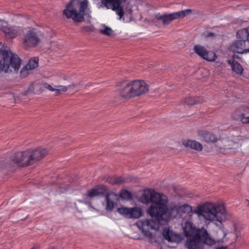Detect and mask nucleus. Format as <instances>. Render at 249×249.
<instances>
[{
  "label": "nucleus",
  "instance_id": "1",
  "mask_svg": "<svg viewBox=\"0 0 249 249\" xmlns=\"http://www.w3.org/2000/svg\"><path fill=\"white\" fill-rule=\"evenodd\" d=\"M140 200L142 203L152 204L147 210L148 213L155 218L154 220H144L136 223L143 235L147 237L150 243L154 242V236L150 230H156L161 223V213L167 203V196L163 194L156 193L153 190H144L140 197Z\"/></svg>",
  "mask_w": 249,
  "mask_h": 249
},
{
  "label": "nucleus",
  "instance_id": "2",
  "mask_svg": "<svg viewBox=\"0 0 249 249\" xmlns=\"http://www.w3.org/2000/svg\"><path fill=\"white\" fill-rule=\"evenodd\" d=\"M183 231L187 237L185 246L187 249H203L204 244L212 246L215 243L206 230H196L190 223H186Z\"/></svg>",
  "mask_w": 249,
  "mask_h": 249
},
{
  "label": "nucleus",
  "instance_id": "3",
  "mask_svg": "<svg viewBox=\"0 0 249 249\" xmlns=\"http://www.w3.org/2000/svg\"><path fill=\"white\" fill-rule=\"evenodd\" d=\"M194 213L199 216H203L206 220H215L220 223L231 217L223 205L215 203H207L199 206L195 209Z\"/></svg>",
  "mask_w": 249,
  "mask_h": 249
},
{
  "label": "nucleus",
  "instance_id": "4",
  "mask_svg": "<svg viewBox=\"0 0 249 249\" xmlns=\"http://www.w3.org/2000/svg\"><path fill=\"white\" fill-rule=\"evenodd\" d=\"M119 94L124 99L140 96L146 93L148 85L143 80L123 81L117 84Z\"/></svg>",
  "mask_w": 249,
  "mask_h": 249
},
{
  "label": "nucleus",
  "instance_id": "5",
  "mask_svg": "<svg viewBox=\"0 0 249 249\" xmlns=\"http://www.w3.org/2000/svg\"><path fill=\"white\" fill-rule=\"evenodd\" d=\"M87 0H71L63 11V14L67 18H71L75 22L85 21V10L88 7Z\"/></svg>",
  "mask_w": 249,
  "mask_h": 249
},
{
  "label": "nucleus",
  "instance_id": "6",
  "mask_svg": "<svg viewBox=\"0 0 249 249\" xmlns=\"http://www.w3.org/2000/svg\"><path fill=\"white\" fill-rule=\"evenodd\" d=\"M191 12L192 10L188 9L170 14L165 13L161 14L160 13H155L153 17L145 18L144 21L145 23L149 25H157L159 21H161L162 24L166 26L169 25L174 20L185 17L186 16L191 13Z\"/></svg>",
  "mask_w": 249,
  "mask_h": 249
},
{
  "label": "nucleus",
  "instance_id": "7",
  "mask_svg": "<svg viewBox=\"0 0 249 249\" xmlns=\"http://www.w3.org/2000/svg\"><path fill=\"white\" fill-rule=\"evenodd\" d=\"M2 58L0 60V71L17 72L20 66V59L10 50H0Z\"/></svg>",
  "mask_w": 249,
  "mask_h": 249
},
{
  "label": "nucleus",
  "instance_id": "8",
  "mask_svg": "<svg viewBox=\"0 0 249 249\" xmlns=\"http://www.w3.org/2000/svg\"><path fill=\"white\" fill-rule=\"evenodd\" d=\"M192 211V207L188 204L181 206L171 204L167 206L166 204L161 213V221H168L171 218H175L177 216H180L181 213L190 214Z\"/></svg>",
  "mask_w": 249,
  "mask_h": 249
},
{
  "label": "nucleus",
  "instance_id": "9",
  "mask_svg": "<svg viewBox=\"0 0 249 249\" xmlns=\"http://www.w3.org/2000/svg\"><path fill=\"white\" fill-rule=\"evenodd\" d=\"M125 0H101V6L106 7L107 9H111L115 11L116 13L119 16V19L125 15L129 19L132 18V10L127 7L128 10L124 12L123 8L121 6L122 2Z\"/></svg>",
  "mask_w": 249,
  "mask_h": 249
},
{
  "label": "nucleus",
  "instance_id": "10",
  "mask_svg": "<svg viewBox=\"0 0 249 249\" xmlns=\"http://www.w3.org/2000/svg\"><path fill=\"white\" fill-rule=\"evenodd\" d=\"M117 211L121 215L128 219H137L143 215L142 209L138 206L132 208L121 207L117 208Z\"/></svg>",
  "mask_w": 249,
  "mask_h": 249
},
{
  "label": "nucleus",
  "instance_id": "11",
  "mask_svg": "<svg viewBox=\"0 0 249 249\" xmlns=\"http://www.w3.org/2000/svg\"><path fill=\"white\" fill-rule=\"evenodd\" d=\"M11 160L20 167L31 165L27 150L15 153L11 156Z\"/></svg>",
  "mask_w": 249,
  "mask_h": 249
},
{
  "label": "nucleus",
  "instance_id": "12",
  "mask_svg": "<svg viewBox=\"0 0 249 249\" xmlns=\"http://www.w3.org/2000/svg\"><path fill=\"white\" fill-rule=\"evenodd\" d=\"M27 152L31 165L43 158L48 154V150L46 148L40 147L36 149H30Z\"/></svg>",
  "mask_w": 249,
  "mask_h": 249
},
{
  "label": "nucleus",
  "instance_id": "13",
  "mask_svg": "<svg viewBox=\"0 0 249 249\" xmlns=\"http://www.w3.org/2000/svg\"><path fill=\"white\" fill-rule=\"evenodd\" d=\"M40 42V39L37 36L35 29L29 30L25 35L23 38V44L25 48L34 47Z\"/></svg>",
  "mask_w": 249,
  "mask_h": 249
},
{
  "label": "nucleus",
  "instance_id": "14",
  "mask_svg": "<svg viewBox=\"0 0 249 249\" xmlns=\"http://www.w3.org/2000/svg\"><path fill=\"white\" fill-rule=\"evenodd\" d=\"M194 50L198 56L208 61H213L216 57L215 53L208 51L205 47L200 45H195Z\"/></svg>",
  "mask_w": 249,
  "mask_h": 249
},
{
  "label": "nucleus",
  "instance_id": "15",
  "mask_svg": "<svg viewBox=\"0 0 249 249\" xmlns=\"http://www.w3.org/2000/svg\"><path fill=\"white\" fill-rule=\"evenodd\" d=\"M230 49L238 53L249 52V40H238L230 46Z\"/></svg>",
  "mask_w": 249,
  "mask_h": 249
},
{
  "label": "nucleus",
  "instance_id": "16",
  "mask_svg": "<svg viewBox=\"0 0 249 249\" xmlns=\"http://www.w3.org/2000/svg\"><path fill=\"white\" fill-rule=\"evenodd\" d=\"M104 196L106 201V210L107 212H111L113 210L115 205L117 203L118 200V195L113 192H109L108 189Z\"/></svg>",
  "mask_w": 249,
  "mask_h": 249
},
{
  "label": "nucleus",
  "instance_id": "17",
  "mask_svg": "<svg viewBox=\"0 0 249 249\" xmlns=\"http://www.w3.org/2000/svg\"><path fill=\"white\" fill-rule=\"evenodd\" d=\"M108 190L107 187L103 185L100 184L96 186L95 187L87 191L86 196L93 198L97 196H104Z\"/></svg>",
  "mask_w": 249,
  "mask_h": 249
},
{
  "label": "nucleus",
  "instance_id": "18",
  "mask_svg": "<svg viewBox=\"0 0 249 249\" xmlns=\"http://www.w3.org/2000/svg\"><path fill=\"white\" fill-rule=\"evenodd\" d=\"M162 235L164 239L171 242H178L181 240L180 235L174 233L167 228L163 229Z\"/></svg>",
  "mask_w": 249,
  "mask_h": 249
},
{
  "label": "nucleus",
  "instance_id": "19",
  "mask_svg": "<svg viewBox=\"0 0 249 249\" xmlns=\"http://www.w3.org/2000/svg\"><path fill=\"white\" fill-rule=\"evenodd\" d=\"M198 133V136H199L201 140L206 142L214 143L218 140L217 136L210 132L201 131L199 132Z\"/></svg>",
  "mask_w": 249,
  "mask_h": 249
},
{
  "label": "nucleus",
  "instance_id": "20",
  "mask_svg": "<svg viewBox=\"0 0 249 249\" xmlns=\"http://www.w3.org/2000/svg\"><path fill=\"white\" fill-rule=\"evenodd\" d=\"M1 30L5 34L6 36L10 38L15 37L21 32V30L17 27L14 28L7 26H2L1 27Z\"/></svg>",
  "mask_w": 249,
  "mask_h": 249
},
{
  "label": "nucleus",
  "instance_id": "21",
  "mask_svg": "<svg viewBox=\"0 0 249 249\" xmlns=\"http://www.w3.org/2000/svg\"><path fill=\"white\" fill-rule=\"evenodd\" d=\"M182 143L185 147H189L197 151H201L202 150V145L196 141L190 140H183Z\"/></svg>",
  "mask_w": 249,
  "mask_h": 249
},
{
  "label": "nucleus",
  "instance_id": "22",
  "mask_svg": "<svg viewBox=\"0 0 249 249\" xmlns=\"http://www.w3.org/2000/svg\"><path fill=\"white\" fill-rule=\"evenodd\" d=\"M204 102V100L201 97H188L184 98L182 101L183 104H186L189 106H192L198 104H201Z\"/></svg>",
  "mask_w": 249,
  "mask_h": 249
},
{
  "label": "nucleus",
  "instance_id": "23",
  "mask_svg": "<svg viewBox=\"0 0 249 249\" xmlns=\"http://www.w3.org/2000/svg\"><path fill=\"white\" fill-rule=\"evenodd\" d=\"M228 63L231 65L233 71L238 74H242L243 68L242 65L234 59H229Z\"/></svg>",
  "mask_w": 249,
  "mask_h": 249
},
{
  "label": "nucleus",
  "instance_id": "24",
  "mask_svg": "<svg viewBox=\"0 0 249 249\" xmlns=\"http://www.w3.org/2000/svg\"><path fill=\"white\" fill-rule=\"evenodd\" d=\"M108 182L112 185H120L127 183L129 181L128 178L123 177H111L108 179Z\"/></svg>",
  "mask_w": 249,
  "mask_h": 249
},
{
  "label": "nucleus",
  "instance_id": "25",
  "mask_svg": "<svg viewBox=\"0 0 249 249\" xmlns=\"http://www.w3.org/2000/svg\"><path fill=\"white\" fill-rule=\"evenodd\" d=\"M243 112L240 114L241 122L244 124H249V107H244L241 108Z\"/></svg>",
  "mask_w": 249,
  "mask_h": 249
},
{
  "label": "nucleus",
  "instance_id": "26",
  "mask_svg": "<svg viewBox=\"0 0 249 249\" xmlns=\"http://www.w3.org/2000/svg\"><path fill=\"white\" fill-rule=\"evenodd\" d=\"M239 40H249V33L248 29H243L239 30L236 35Z\"/></svg>",
  "mask_w": 249,
  "mask_h": 249
},
{
  "label": "nucleus",
  "instance_id": "27",
  "mask_svg": "<svg viewBox=\"0 0 249 249\" xmlns=\"http://www.w3.org/2000/svg\"><path fill=\"white\" fill-rule=\"evenodd\" d=\"M104 29L99 30V32L100 34L109 37L114 36L116 35L114 31L112 30L111 28L106 25H104Z\"/></svg>",
  "mask_w": 249,
  "mask_h": 249
},
{
  "label": "nucleus",
  "instance_id": "28",
  "mask_svg": "<svg viewBox=\"0 0 249 249\" xmlns=\"http://www.w3.org/2000/svg\"><path fill=\"white\" fill-rule=\"evenodd\" d=\"M38 59L36 57L31 58L29 60L28 64L25 66L26 70H33L38 66Z\"/></svg>",
  "mask_w": 249,
  "mask_h": 249
},
{
  "label": "nucleus",
  "instance_id": "29",
  "mask_svg": "<svg viewBox=\"0 0 249 249\" xmlns=\"http://www.w3.org/2000/svg\"><path fill=\"white\" fill-rule=\"evenodd\" d=\"M120 197L123 200H130L132 198V195L129 191L122 189L120 191Z\"/></svg>",
  "mask_w": 249,
  "mask_h": 249
},
{
  "label": "nucleus",
  "instance_id": "30",
  "mask_svg": "<svg viewBox=\"0 0 249 249\" xmlns=\"http://www.w3.org/2000/svg\"><path fill=\"white\" fill-rule=\"evenodd\" d=\"M55 95L58 96V95L62 94L63 92H66L69 89L68 86H55Z\"/></svg>",
  "mask_w": 249,
  "mask_h": 249
},
{
  "label": "nucleus",
  "instance_id": "31",
  "mask_svg": "<svg viewBox=\"0 0 249 249\" xmlns=\"http://www.w3.org/2000/svg\"><path fill=\"white\" fill-rule=\"evenodd\" d=\"M35 87L36 92L38 94L41 93L45 89V88L43 87L44 83L39 84L37 83H35Z\"/></svg>",
  "mask_w": 249,
  "mask_h": 249
},
{
  "label": "nucleus",
  "instance_id": "32",
  "mask_svg": "<svg viewBox=\"0 0 249 249\" xmlns=\"http://www.w3.org/2000/svg\"><path fill=\"white\" fill-rule=\"evenodd\" d=\"M11 165L8 164V162L5 160L0 161V170H3V169H10Z\"/></svg>",
  "mask_w": 249,
  "mask_h": 249
},
{
  "label": "nucleus",
  "instance_id": "33",
  "mask_svg": "<svg viewBox=\"0 0 249 249\" xmlns=\"http://www.w3.org/2000/svg\"><path fill=\"white\" fill-rule=\"evenodd\" d=\"M83 32L90 33L94 32V29L93 26H87L81 27Z\"/></svg>",
  "mask_w": 249,
  "mask_h": 249
},
{
  "label": "nucleus",
  "instance_id": "34",
  "mask_svg": "<svg viewBox=\"0 0 249 249\" xmlns=\"http://www.w3.org/2000/svg\"><path fill=\"white\" fill-rule=\"evenodd\" d=\"M82 87V85L80 83L78 84H72L68 86V88L70 89L74 90L75 89H76V91L79 90Z\"/></svg>",
  "mask_w": 249,
  "mask_h": 249
},
{
  "label": "nucleus",
  "instance_id": "35",
  "mask_svg": "<svg viewBox=\"0 0 249 249\" xmlns=\"http://www.w3.org/2000/svg\"><path fill=\"white\" fill-rule=\"evenodd\" d=\"M45 88V89H47L49 91H54L55 90V87H53L51 85L47 83H44V87Z\"/></svg>",
  "mask_w": 249,
  "mask_h": 249
},
{
  "label": "nucleus",
  "instance_id": "36",
  "mask_svg": "<svg viewBox=\"0 0 249 249\" xmlns=\"http://www.w3.org/2000/svg\"><path fill=\"white\" fill-rule=\"evenodd\" d=\"M34 90H35V83H34L29 86L26 92L28 93H31L34 92Z\"/></svg>",
  "mask_w": 249,
  "mask_h": 249
},
{
  "label": "nucleus",
  "instance_id": "37",
  "mask_svg": "<svg viewBox=\"0 0 249 249\" xmlns=\"http://www.w3.org/2000/svg\"><path fill=\"white\" fill-rule=\"evenodd\" d=\"M215 36L214 34L212 32L208 33V34L206 35L207 37H213Z\"/></svg>",
  "mask_w": 249,
  "mask_h": 249
},
{
  "label": "nucleus",
  "instance_id": "38",
  "mask_svg": "<svg viewBox=\"0 0 249 249\" xmlns=\"http://www.w3.org/2000/svg\"><path fill=\"white\" fill-rule=\"evenodd\" d=\"M69 79V77L68 76H64L63 77V79L65 80H67Z\"/></svg>",
  "mask_w": 249,
  "mask_h": 249
},
{
  "label": "nucleus",
  "instance_id": "39",
  "mask_svg": "<svg viewBox=\"0 0 249 249\" xmlns=\"http://www.w3.org/2000/svg\"><path fill=\"white\" fill-rule=\"evenodd\" d=\"M216 249H227L226 247H221Z\"/></svg>",
  "mask_w": 249,
  "mask_h": 249
},
{
  "label": "nucleus",
  "instance_id": "40",
  "mask_svg": "<svg viewBox=\"0 0 249 249\" xmlns=\"http://www.w3.org/2000/svg\"><path fill=\"white\" fill-rule=\"evenodd\" d=\"M238 58V56H237V55H236L234 54V55H233V56H232V58L231 59H234H234H235V58Z\"/></svg>",
  "mask_w": 249,
  "mask_h": 249
},
{
  "label": "nucleus",
  "instance_id": "41",
  "mask_svg": "<svg viewBox=\"0 0 249 249\" xmlns=\"http://www.w3.org/2000/svg\"><path fill=\"white\" fill-rule=\"evenodd\" d=\"M234 231H236V226L235 225H234Z\"/></svg>",
  "mask_w": 249,
  "mask_h": 249
},
{
  "label": "nucleus",
  "instance_id": "42",
  "mask_svg": "<svg viewBox=\"0 0 249 249\" xmlns=\"http://www.w3.org/2000/svg\"><path fill=\"white\" fill-rule=\"evenodd\" d=\"M31 249H36L35 247H33Z\"/></svg>",
  "mask_w": 249,
  "mask_h": 249
},
{
  "label": "nucleus",
  "instance_id": "43",
  "mask_svg": "<svg viewBox=\"0 0 249 249\" xmlns=\"http://www.w3.org/2000/svg\"><path fill=\"white\" fill-rule=\"evenodd\" d=\"M23 71V69L21 70V72H22Z\"/></svg>",
  "mask_w": 249,
  "mask_h": 249
}]
</instances>
